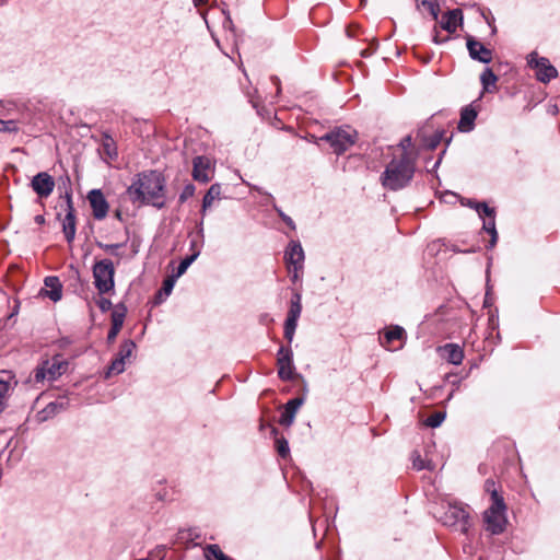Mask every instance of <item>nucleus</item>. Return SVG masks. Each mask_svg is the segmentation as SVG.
I'll return each instance as SVG.
<instances>
[{
  "instance_id": "obj_1",
  "label": "nucleus",
  "mask_w": 560,
  "mask_h": 560,
  "mask_svg": "<svg viewBox=\"0 0 560 560\" xmlns=\"http://www.w3.org/2000/svg\"><path fill=\"white\" fill-rule=\"evenodd\" d=\"M165 178L158 171H144L138 173L131 185L127 188V195L132 203L152 205L161 209L165 206Z\"/></svg>"
},
{
  "instance_id": "obj_2",
  "label": "nucleus",
  "mask_w": 560,
  "mask_h": 560,
  "mask_svg": "<svg viewBox=\"0 0 560 560\" xmlns=\"http://www.w3.org/2000/svg\"><path fill=\"white\" fill-rule=\"evenodd\" d=\"M416 172V160L409 153L393 158L381 175V184L393 191L407 187Z\"/></svg>"
},
{
  "instance_id": "obj_3",
  "label": "nucleus",
  "mask_w": 560,
  "mask_h": 560,
  "mask_svg": "<svg viewBox=\"0 0 560 560\" xmlns=\"http://www.w3.org/2000/svg\"><path fill=\"white\" fill-rule=\"evenodd\" d=\"M357 131L349 126L337 127L322 136L318 140L327 142L334 153L340 155L350 149L357 140Z\"/></svg>"
},
{
  "instance_id": "obj_4",
  "label": "nucleus",
  "mask_w": 560,
  "mask_h": 560,
  "mask_svg": "<svg viewBox=\"0 0 560 560\" xmlns=\"http://www.w3.org/2000/svg\"><path fill=\"white\" fill-rule=\"evenodd\" d=\"M506 510L504 500L495 498V502H490V506L485 511L486 530L491 535H500L505 530L508 523Z\"/></svg>"
},
{
  "instance_id": "obj_5",
  "label": "nucleus",
  "mask_w": 560,
  "mask_h": 560,
  "mask_svg": "<svg viewBox=\"0 0 560 560\" xmlns=\"http://www.w3.org/2000/svg\"><path fill=\"white\" fill-rule=\"evenodd\" d=\"M115 267L110 259H102L93 266L94 285L100 294L114 291Z\"/></svg>"
},
{
  "instance_id": "obj_6",
  "label": "nucleus",
  "mask_w": 560,
  "mask_h": 560,
  "mask_svg": "<svg viewBox=\"0 0 560 560\" xmlns=\"http://www.w3.org/2000/svg\"><path fill=\"white\" fill-rule=\"evenodd\" d=\"M443 524L446 526H458V529L467 535L471 526L470 515L466 506L450 504L443 516Z\"/></svg>"
},
{
  "instance_id": "obj_7",
  "label": "nucleus",
  "mask_w": 560,
  "mask_h": 560,
  "mask_svg": "<svg viewBox=\"0 0 560 560\" xmlns=\"http://www.w3.org/2000/svg\"><path fill=\"white\" fill-rule=\"evenodd\" d=\"M67 370V363L58 357L46 360L34 370V382L55 381Z\"/></svg>"
},
{
  "instance_id": "obj_8",
  "label": "nucleus",
  "mask_w": 560,
  "mask_h": 560,
  "mask_svg": "<svg viewBox=\"0 0 560 560\" xmlns=\"http://www.w3.org/2000/svg\"><path fill=\"white\" fill-rule=\"evenodd\" d=\"M527 63L536 70V78L540 82L547 83L558 75L557 69L550 63L549 59L539 57L536 51H532L527 56Z\"/></svg>"
},
{
  "instance_id": "obj_9",
  "label": "nucleus",
  "mask_w": 560,
  "mask_h": 560,
  "mask_svg": "<svg viewBox=\"0 0 560 560\" xmlns=\"http://www.w3.org/2000/svg\"><path fill=\"white\" fill-rule=\"evenodd\" d=\"M136 349V343L131 339L125 340L120 347L116 358L112 361L105 377L109 378L112 375L121 374L126 369V362L129 360Z\"/></svg>"
},
{
  "instance_id": "obj_10",
  "label": "nucleus",
  "mask_w": 560,
  "mask_h": 560,
  "mask_svg": "<svg viewBox=\"0 0 560 560\" xmlns=\"http://www.w3.org/2000/svg\"><path fill=\"white\" fill-rule=\"evenodd\" d=\"M65 201H66V214L61 220L62 232L66 241L71 244L74 241L75 232H77V220L74 213V207L72 201V192L71 189L66 190L65 192Z\"/></svg>"
},
{
  "instance_id": "obj_11",
  "label": "nucleus",
  "mask_w": 560,
  "mask_h": 560,
  "mask_svg": "<svg viewBox=\"0 0 560 560\" xmlns=\"http://www.w3.org/2000/svg\"><path fill=\"white\" fill-rule=\"evenodd\" d=\"M278 376L282 381H291L295 370L291 348L281 346L277 358Z\"/></svg>"
},
{
  "instance_id": "obj_12",
  "label": "nucleus",
  "mask_w": 560,
  "mask_h": 560,
  "mask_svg": "<svg viewBox=\"0 0 560 560\" xmlns=\"http://www.w3.org/2000/svg\"><path fill=\"white\" fill-rule=\"evenodd\" d=\"M31 187L40 198H47L55 188V179L46 172L36 174L31 180Z\"/></svg>"
},
{
  "instance_id": "obj_13",
  "label": "nucleus",
  "mask_w": 560,
  "mask_h": 560,
  "mask_svg": "<svg viewBox=\"0 0 560 560\" xmlns=\"http://www.w3.org/2000/svg\"><path fill=\"white\" fill-rule=\"evenodd\" d=\"M88 200L92 208L94 219L103 220L106 218L109 205L101 189H92L88 194Z\"/></svg>"
},
{
  "instance_id": "obj_14",
  "label": "nucleus",
  "mask_w": 560,
  "mask_h": 560,
  "mask_svg": "<svg viewBox=\"0 0 560 560\" xmlns=\"http://www.w3.org/2000/svg\"><path fill=\"white\" fill-rule=\"evenodd\" d=\"M212 162L207 156H196L192 160V178L200 183H208L212 177Z\"/></svg>"
},
{
  "instance_id": "obj_15",
  "label": "nucleus",
  "mask_w": 560,
  "mask_h": 560,
  "mask_svg": "<svg viewBox=\"0 0 560 560\" xmlns=\"http://www.w3.org/2000/svg\"><path fill=\"white\" fill-rule=\"evenodd\" d=\"M304 258V250L301 243L299 241H291L284 253L288 269L290 270V266L294 269H303Z\"/></svg>"
},
{
  "instance_id": "obj_16",
  "label": "nucleus",
  "mask_w": 560,
  "mask_h": 560,
  "mask_svg": "<svg viewBox=\"0 0 560 560\" xmlns=\"http://www.w3.org/2000/svg\"><path fill=\"white\" fill-rule=\"evenodd\" d=\"M467 49L474 60L482 63H490L492 60V51L472 36L467 37Z\"/></svg>"
},
{
  "instance_id": "obj_17",
  "label": "nucleus",
  "mask_w": 560,
  "mask_h": 560,
  "mask_svg": "<svg viewBox=\"0 0 560 560\" xmlns=\"http://www.w3.org/2000/svg\"><path fill=\"white\" fill-rule=\"evenodd\" d=\"M303 404L304 398L302 397L290 399L284 406V410L279 418V423L283 427L292 425L295 419V415Z\"/></svg>"
},
{
  "instance_id": "obj_18",
  "label": "nucleus",
  "mask_w": 560,
  "mask_h": 560,
  "mask_svg": "<svg viewBox=\"0 0 560 560\" xmlns=\"http://www.w3.org/2000/svg\"><path fill=\"white\" fill-rule=\"evenodd\" d=\"M441 27L453 34L456 32L457 26L463 23V12L460 9L448 10L442 15Z\"/></svg>"
},
{
  "instance_id": "obj_19",
  "label": "nucleus",
  "mask_w": 560,
  "mask_h": 560,
  "mask_svg": "<svg viewBox=\"0 0 560 560\" xmlns=\"http://www.w3.org/2000/svg\"><path fill=\"white\" fill-rule=\"evenodd\" d=\"M100 152L105 162L115 161L118 158V149L110 135L104 132L101 141Z\"/></svg>"
},
{
  "instance_id": "obj_20",
  "label": "nucleus",
  "mask_w": 560,
  "mask_h": 560,
  "mask_svg": "<svg viewBox=\"0 0 560 560\" xmlns=\"http://www.w3.org/2000/svg\"><path fill=\"white\" fill-rule=\"evenodd\" d=\"M441 355L448 362L454 365L462 364L464 360V351L456 343H446L445 346L440 348Z\"/></svg>"
},
{
  "instance_id": "obj_21",
  "label": "nucleus",
  "mask_w": 560,
  "mask_h": 560,
  "mask_svg": "<svg viewBox=\"0 0 560 560\" xmlns=\"http://www.w3.org/2000/svg\"><path fill=\"white\" fill-rule=\"evenodd\" d=\"M476 118L477 110L471 105L462 108L460 118L458 121V130L462 132L471 131L474 129Z\"/></svg>"
},
{
  "instance_id": "obj_22",
  "label": "nucleus",
  "mask_w": 560,
  "mask_h": 560,
  "mask_svg": "<svg viewBox=\"0 0 560 560\" xmlns=\"http://www.w3.org/2000/svg\"><path fill=\"white\" fill-rule=\"evenodd\" d=\"M252 189L256 190L258 194L262 195L266 197V205H271L272 208L275 209V211L277 212V214L281 218V220L291 229V230H295L296 226H295V223L294 221L291 219V217L287 215L281 208H279L276 202H275V199L272 197L271 194L265 191L261 187L259 186H250Z\"/></svg>"
},
{
  "instance_id": "obj_23",
  "label": "nucleus",
  "mask_w": 560,
  "mask_h": 560,
  "mask_svg": "<svg viewBox=\"0 0 560 560\" xmlns=\"http://www.w3.org/2000/svg\"><path fill=\"white\" fill-rule=\"evenodd\" d=\"M45 285L47 288H49L50 290L47 291V296L54 301V302H58L59 300H61V296H62V285L59 281V278L58 277H54V276H49V277H46L45 278Z\"/></svg>"
},
{
  "instance_id": "obj_24",
  "label": "nucleus",
  "mask_w": 560,
  "mask_h": 560,
  "mask_svg": "<svg viewBox=\"0 0 560 560\" xmlns=\"http://www.w3.org/2000/svg\"><path fill=\"white\" fill-rule=\"evenodd\" d=\"M66 402L65 401H51L49 402L44 409H42L37 413V418L40 422L47 421L48 419L55 417L58 412L66 409Z\"/></svg>"
},
{
  "instance_id": "obj_25",
  "label": "nucleus",
  "mask_w": 560,
  "mask_h": 560,
  "mask_svg": "<svg viewBox=\"0 0 560 560\" xmlns=\"http://www.w3.org/2000/svg\"><path fill=\"white\" fill-rule=\"evenodd\" d=\"M444 132L443 131H435L433 135L427 137L424 135V130L420 129L418 131V137L421 139V143L424 148L429 150H434L439 147L443 139Z\"/></svg>"
},
{
  "instance_id": "obj_26",
  "label": "nucleus",
  "mask_w": 560,
  "mask_h": 560,
  "mask_svg": "<svg viewBox=\"0 0 560 560\" xmlns=\"http://www.w3.org/2000/svg\"><path fill=\"white\" fill-rule=\"evenodd\" d=\"M404 338H406L405 329L398 325L392 326L384 332V341H382V345L390 349V345L395 340H401Z\"/></svg>"
},
{
  "instance_id": "obj_27",
  "label": "nucleus",
  "mask_w": 560,
  "mask_h": 560,
  "mask_svg": "<svg viewBox=\"0 0 560 560\" xmlns=\"http://www.w3.org/2000/svg\"><path fill=\"white\" fill-rule=\"evenodd\" d=\"M221 186L220 184H212L202 199L201 212L206 213L207 209L211 207L214 199L220 198Z\"/></svg>"
},
{
  "instance_id": "obj_28",
  "label": "nucleus",
  "mask_w": 560,
  "mask_h": 560,
  "mask_svg": "<svg viewBox=\"0 0 560 560\" xmlns=\"http://www.w3.org/2000/svg\"><path fill=\"white\" fill-rule=\"evenodd\" d=\"M302 295L301 293L299 292H294L292 298H291V302H290V308H289V312H288V317H293V318H300L301 316V313H302Z\"/></svg>"
},
{
  "instance_id": "obj_29",
  "label": "nucleus",
  "mask_w": 560,
  "mask_h": 560,
  "mask_svg": "<svg viewBox=\"0 0 560 560\" xmlns=\"http://www.w3.org/2000/svg\"><path fill=\"white\" fill-rule=\"evenodd\" d=\"M207 560H232L222 552L218 545H208L203 550Z\"/></svg>"
},
{
  "instance_id": "obj_30",
  "label": "nucleus",
  "mask_w": 560,
  "mask_h": 560,
  "mask_svg": "<svg viewBox=\"0 0 560 560\" xmlns=\"http://www.w3.org/2000/svg\"><path fill=\"white\" fill-rule=\"evenodd\" d=\"M482 229L487 233L490 234L491 240H490V244H489L488 248H492L497 244V241H498V232H497V229H495L494 215L493 217H489L487 219H483Z\"/></svg>"
},
{
  "instance_id": "obj_31",
  "label": "nucleus",
  "mask_w": 560,
  "mask_h": 560,
  "mask_svg": "<svg viewBox=\"0 0 560 560\" xmlns=\"http://www.w3.org/2000/svg\"><path fill=\"white\" fill-rule=\"evenodd\" d=\"M480 81L483 88V91L490 92V86L495 88V83L498 81V77L493 73L490 68H486L480 75Z\"/></svg>"
},
{
  "instance_id": "obj_32",
  "label": "nucleus",
  "mask_w": 560,
  "mask_h": 560,
  "mask_svg": "<svg viewBox=\"0 0 560 560\" xmlns=\"http://www.w3.org/2000/svg\"><path fill=\"white\" fill-rule=\"evenodd\" d=\"M200 249H196L191 255L185 257L179 265L177 266V269L175 271V277L183 276L188 267L199 257Z\"/></svg>"
},
{
  "instance_id": "obj_33",
  "label": "nucleus",
  "mask_w": 560,
  "mask_h": 560,
  "mask_svg": "<svg viewBox=\"0 0 560 560\" xmlns=\"http://www.w3.org/2000/svg\"><path fill=\"white\" fill-rule=\"evenodd\" d=\"M469 206L476 209L480 218L494 215V209L490 208L486 202L469 201Z\"/></svg>"
},
{
  "instance_id": "obj_34",
  "label": "nucleus",
  "mask_w": 560,
  "mask_h": 560,
  "mask_svg": "<svg viewBox=\"0 0 560 560\" xmlns=\"http://www.w3.org/2000/svg\"><path fill=\"white\" fill-rule=\"evenodd\" d=\"M299 318L288 317L284 323V337L289 343L292 342Z\"/></svg>"
},
{
  "instance_id": "obj_35",
  "label": "nucleus",
  "mask_w": 560,
  "mask_h": 560,
  "mask_svg": "<svg viewBox=\"0 0 560 560\" xmlns=\"http://www.w3.org/2000/svg\"><path fill=\"white\" fill-rule=\"evenodd\" d=\"M485 490L490 494V502H495V498L504 500L503 495L497 489V485L493 479H487L485 481Z\"/></svg>"
},
{
  "instance_id": "obj_36",
  "label": "nucleus",
  "mask_w": 560,
  "mask_h": 560,
  "mask_svg": "<svg viewBox=\"0 0 560 560\" xmlns=\"http://www.w3.org/2000/svg\"><path fill=\"white\" fill-rule=\"evenodd\" d=\"M445 416V412L442 411L433 412L424 420V424L429 428H438L444 421Z\"/></svg>"
},
{
  "instance_id": "obj_37",
  "label": "nucleus",
  "mask_w": 560,
  "mask_h": 560,
  "mask_svg": "<svg viewBox=\"0 0 560 560\" xmlns=\"http://www.w3.org/2000/svg\"><path fill=\"white\" fill-rule=\"evenodd\" d=\"M20 130L19 121L15 119H0V132L16 133Z\"/></svg>"
},
{
  "instance_id": "obj_38",
  "label": "nucleus",
  "mask_w": 560,
  "mask_h": 560,
  "mask_svg": "<svg viewBox=\"0 0 560 560\" xmlns=\"http://www.w3.org/2000/svg\"><path fill=\"white\" fill-rule=\"evenodd\" d=\"M276 448H277L278 454L282 458H285L287 456H289V453H290L289 443L284 438H276Z\"/></svg>"
},
{
  "instance_id": "obj_39",
  "label": "nucleus",
  "mask_w": 560,
  "mask_h": 560,
  "mask_svg": "<svg viewBox=\"0 0 560 560\" xmlns=\"http://www.w3.org/2000/svg\"><path fill=\"white\" fill-rule=\"evenodd\" d=\"M126 316V308L124 306L116 307L114 312L112 313V324L121 326L124 325Z\"/></svg>"
},
{
  "instance_id": "obj_40",
  "label": "nucleus",
  "mask_w": 560,
  "mask_h": 560,
  "mask_svg": "<svg viewBox=\"0 0 560 560\" xmlns=\"http://www.w3.org/2000/svg\"><path fill=\"white\" fill-rule=\"evenodd\" d=\"M420 5L423 7L429 13L432 15L434 20H438L440 8L439 4L433 2L432 0L420 1Z\"/></svg>"
},
{
  "instance_id": "obj_41",
  "label": "nucleus",
  "mask_w": 560,
  "mask_h": 560,
  "mask_svg": "<svg viewBox=\"0 0 560 560\" xmlns=\"http://www.w3.org/2000/svg\"><path fill=\"white\" fill-rule=\"evenodd\" d=\"M176 278L177 277H175V273H174L172 277H168L167 279L164 280L162 290L159 292V296H161L163 293L166 296L171 294V292L174 288Z\"/></svg>"
},
{
  "instance_id": "obj_42",
  "label": "nucleus",
  "mask_w": 560,
  "mask_h": 560,
  "mask_svg": "<svg viewBox=\"0 0 560 560\" xmlns=\"http://www.w3.org/2000/svg\"><path fill=\"white\" fill-rule=\"evenodd\" d=\"M9 383L0 381V413L5 409V397L9 393Z\"/></svg>"
},
{
  "instance_id": "obj_43",
  "label": "nucleus",
  "mask_w": 560,
  "mask_h": 560,
  "mask_svg": "<svg viewBox=\"0 0 560 560\" xmlns=\"http://www.w3.org/2000/svg\"><path fill=\"white\" fill-rule=\"evenodd\" d=\"M412 465L413 467L417 469V470H422V469H432V467L427 464L422 458H421V455L417 452H415L412 454Z\"/></svg>"
},
{
  "instance_id": "obj_44",
  "label": "nucleus",
  "mask_w": 560,
  "mask_h": 560,
  "mask_svg": "<svg viewBox=\"0 0 560 560\" xmlns=\"http://www.w3.org/2000/svg\"><path fill=\"white\" fill-rule=\"evenodd\" d=\"M195 186L192 184H187L183 191L179 195V202H185L187 199L191 198L195 195Z\"/></svg>"
},
{
  "instance_id": "obj_45",
  "label": "nucleus",
  "mask_w": 560,
  "mask_h": 560,
  "mask_svg": "<svg viewBox=\"0 0 560 560\" xmlns=\"http://www.w3.org/2000/svg\"><path fill=\"white\" fill-rule=\"evenodd\" d=\"M97 246L112 255L118 256L117 249L122 247L124 244H104L98 242Z\"/></svg>"
},
{
  "instance_id": "obj_46",
  "label": "nucleus",
  "mask_w": 560,
  "mask_h": 560,
  "mask_svg": "<svg viewBox=\"0 0 560 560\" xmlns=\"http://www.w3.org/2000/svg\"><path fill=\"white\" fill-rule=\"evenodd\" d=\"M96 304L98 306V308L102 311V312H107L112 308V302L110 300L106 299V298H100L97 301H96Z\"/></svg>"
},
{
  "instance_id": "obj_47",
  "label": "nucleus",
  "mask_w": 560,
  "mask_h": 560,
  "mask_svg": "<svg viewBox=\"0 0 560 560\" xmlns=\"http://www.w3.org/2000/svg\"><path fill=\"white\" fill-rule=\"evenodd\" d=\"M120 329H121V326L112 324V327H110V329L108 331V335H107V340L108 341L115 340L117 335L119 334Z\"/></svg>"
},
{
  "instance_id": "obj_48",
  "label": "nucleus",
  "mask_w": 560,
  "mask_h": 560,
  "mask_svg": "<svg viewBox=\"0 0 560 560\" xmlns=\"http://www.w3.org/2000/svg\"><path fill=\"white\" fill-rule=\"evenodd\" d=\"M399 145L404 149V153H408L406 150L411 145V137L410 136H407L405 137Z\"/></svg>"
},
{
  "instance_id": "obj_49",
  "label": "nucleus",
  "mask_w": 560,
  "mask_h": 560,
  "mask_svg": "<svg viewBox=\"0 0 560 560\" xmlns=\"http://www.w3.org/2000/svg\"><path fill=\"white\" fill-rule=\"evenodd\" d=\"M302 269H294L292 266H290V275H291V280L293 282L298 281L299 280V272L301 271Z\"/></svg>"
},
{
  "instance_id": "obj_50",
  "label": "nucleus",
  "mask_w": 560,
  "mask_h": 560,
  "mask_svg": "<svg viewBox=\"0 0 560 560\" xmlns=\"http://www.w3.org/2000/svg\"><path fill=\"white\" fill-rule=\"evenodd\" d=\"M271 81L277 88V94H279L281 92L280 79L276 75H272Z\"/></svg>"
},
{
  "instance_id": "obj_51",
  "label": "nucleus",
  "mask_w": 560,
  "mask_h": 560,
  "mask_svg": "<svg viewBox=\"0 0 560 560\" xmlns=\"http://www.w3.org/2000/svg\"><path fill=\"white\" fill-rule=\"evenodd\" d=\"M197 232H198V235L201 237V240L203 238V219H201V221L198 223L197 225Z\"/></svg>"
},
{
  "instance_id": "obj_52",
  "label": "nucleus",
  "mask_w": 560,
  "mask_h": 560,
  "mask_svg": "<svg viewBox=\"0 0 560 560\" xmlns=\"http://www.w3.org/2000/svg\"><path fill=\"white\" fill-rule=\"evenodd\" d=\"M34 221H35V223H37V224L42 225V224H44V223H45V218H44V215L38 214V215H36V217L34 218Z\"/></svg>"
},
{
  "instance_id": "obj_53",
  "label": "nucleus",
  "mask_w": 560,
  "mask_h": 560,
  "mask_svg": "<svg viewBox=\"0 0 560 560\" xmlns=\"http://www.w3.org/2000/svg\"><path fill=\"white\" fill-rule=\"evenodd\" d=\"M190 249L192 250V253H194L196 249H200L196 241H191V242H190Z\"/></svg>"
},
{
  "instance_id": "obj_54",
  "label": "nucleus",
  "mask_w": 560,
  "mask_h": 560,
  "mask_svg": "<svg viewBox=\"0 0 560 560\" xmlns=\"http://www.w3.org/2000/svg\"><path fill=\"white\" fill-rule=\"evenodd\" d=\"M248 96H249V102L252 103V105H253L255 108H257V107H258V102H257V101H255V100H254V97H253V96H250L249 94H248Z\"/></svg>"
},
{
  "instance_id": "obj_55",
  "label": "nucleus",
  "mask_w": 560,
  "mask_h": 560,
  "mask_svg": "<svg viewBox=\"0 0 560 560\" xmlns=\"http://www.w3.org/2000/svg\"><path fill=\"white\" fill-rule=\"evenodd\" d=\"M196 4H202L207 2V0H194Z\"/></svg>"
},
{
  "instance_id": "obj_56",
  "label": "nucleus",
  "mask_w": 560,
  "mask_h": 560,
  "mask_svg": "<svg viewBox=\"0 0 560 560\" xmlns=\"http://www.w3.org/2000/svg\"><path fill=\"white\" fill-rule=\"evenodd\" d=\"M440 163H441V159H439V160L436 161V163L434 164V167H438V166L440 165Z\"/></svg>"
},
{
  "instance_id": "obj_57",
  "label": "nucleus",
  "mask_w": 560,
  "mask_h": 560,
  "mask_svg": "<svg viewBox=\"0 0 560 560\" xmlns=\"http://www.w3.org/2000/svg\"><path fill=\"white\" fill-rule=\"evenodd\" d=\"M434 43H435V44H439V43H440V40H439L438 36H435V37H434Z\"/></svg>"
},
{
  "instance_id": "obj_58",
  "label": "nucleus",
  "mask_w": 560,
  "mask_h": 560,
  "mask_svg": "<svg viewBox=\"0 0 560 560\" xmlns=\"http://www.w3.org/2000/svg\"><path fill=\"white\" fill-rule=\"evenodd\" d=\"M272 433H273L275 435H277L278 430H277L276 428H273V429H272Z\"/></svg>"
},
{
  "instance_id": "obj_59",
  "label": "nucleus",
  "mask_w": 560,
  "mask_h": 560,
  "mask_svg": "<svg viewBox=\"0 0 560 560\" xmlns=\"http://www.w3.org/2000/svg\"><path fill=\"white\" fill-rule=\"evenodd\" d=\"M483 18L486 19V21H487L488 25H490V26H491V22H490V21H489L485 15H483Z\"/></svg>"
},
{
  "instance_id": "obj_60",
  "label": "nucleus",
  "mask_w": 560,
  "mask_h": 560,
  "mask_svg": "<svg viewBox=\"0 0 560 560\" xmlns=\"http://www.w3.org/2000/svg\"><path fill=\"white\" fill-rule=\"evenodd\" d=\"M116 217H117L118 219H120V212H119V211H117V212H116Z\"/></svg>"
}]
</instances>
